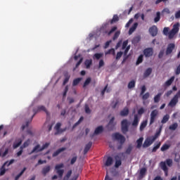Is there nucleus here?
<instances>
[{
  "mask_svg": "<svg viewBox=\"0 0 180 180\" xmlns=\"http://www.w3.org/2000/svg\"><path fill=\"white\" fill-rule=\"evenodd\" d=\"M41 111L45 112L47 116H50V113L49 112V111L47 110L45 106L39 105L37 108L32 109V112L34 114L32 115L30 120H29L25 122V124H23L22 125L21 130H25L26 127H29V124H30V123L32 122V120H33V117H34V116H36V115H37L39 112H41Z\"/></svg>",
  "mask_w": 180,
  "mask_h": 180,
  "instance_id": "obj_1",
  "label": "nucleus"
},
{
  "mask_svg": "<svg viewBox=\"0 0 180 180\" xmlns=\"http://www.w3.org/2000/svg\"><path fill=\"white\" fill-rule=\"evenodd\" d=\"M131 11H133V6H131L128 11L125 10L120 15L114 14L112 18L110 20V23H117L120 19H124V18H126V15H130Z\"/></svg>",
  "mask_w": 180,
  "mask_h": 180,
  "instance_id": "obj_2",
  "label": "nucleus"
},
{
  "mask_svg": "<svg viewBox=\"0 0 180 180\" xmlns=\"http://www.w3.org/2000/svg\"><path fill=\"white\" fill-rule=\"evenodd\" d=\"M112 139L114 140H117V141H120V145L117 146V150H122L123 147V144H124V141H126V138L124 136L119 133H115L112 134Z\"/></svg>",
  "mask_w": 180,
  "mask_h": 180,
  "instance_id": "obj_3",
  "label": "nucleus"
},
{
  "mask_svg": "<svg viewBox=\"0 0 180 180\" xmlns=\"http://www.w3.org/2000/svg\"><path fill=\"white\" fill-rule=\"evenodd\" d=\"M178 32H179V23L174 24L173 28L169 32L168 37L169 40H172Z\"/></svg>",
  "mask_w": 180,
  "mask_h": 180,
  "instance_id": "obj_4",
  "label": "nucleus"
},
{
  "mask_svg": "<svg viewBox=\"0 0 180 180\" xmlns=\"http://www.w3.org/2000/svg\"><path fill=\"white\" fill-rule=\"evenodd\" d=\"M160 134V132H158L155 134L154 136L152 137V139H146L143 144V148H147V147H150V146L152 145L154 141L157 139V136Z\"/></svg>",
  "mask_w": 180,
  "mask_h": 180,
  "instance_id": "obj_5",
  "label": "nucleus"
},
{
  "mask_svg": "<svg viewBox=\"0 0 180 180\" xmlns=\"http://www.w3.org/2000/svg\"><path fill=\"white\" fill-rule=\"evenodd\" d=\"M15 162V160L12 159L10 161H6L4 163L3 166L0 169V176H2V175H5V172H6V169H5V167H9V165H12Z\"/></svg>",
  "mask_w": 180,
  "mask_h": 180,
  "instance_id": "obj_6",
  "label": "nucleus"
},
{
  "mask_svg": "<svg viewBox=\"0 0 180 180\" xmlns=\"http://www.w3.org/2000/svg\"><path fill=\"white\" fill-rule=\"evenodd\" d=\"M60 168H64V164L61 163L56 165L55 167V169L56 170V173L59 178H63V175H64V169H60Z\"/></svg>",
  "mask_w": 180,
  "mask_h": 180,
  "instance_id": "obj_7",
  "label": "nucleus"
},
{
  "mask_svg": "<svg viewBox=\"0 0 180 180\" xmlns=\"http://www.w3.org/2000/svg\"><path fill=\"white\" fill-rule=\"evenodd\" d=\"M121 127L122 133L125 134L129 131V122L127 120H123L121 122Z\"/></svg>",
  "mask_w": 180,
  "mask_h": 180,
  "instance_id": "obj_8",
  "label": "nucleus"
},
{
  "mask_svg": "<svg viewBox=\"0 0 180 180\" xmlns=\"http://www.w3.org/2000/svg\"><path fill=\"white\" fill-rule=\"evenodd\" d=\"M157 116H158V110H153L150 113V126L155 122V119H157Z\"/></svg>",
  "mask_w": 180,
  "mask_h": 180,
  "instance_id": "obj_9",
  "label": "nucleus"
},
{
  "mask_svg": "<svg viewBox=\"0 0 180 180\" xmlns=\"http://www.w3.org/2000/svg\"><path fill=\"white\" fill-rule=\"evenodd\" d=\"M175 49V44L170 43L167 45V48L166 49V56H169L174 51Z\"/></svg>",
  "mask_w": 180,
  "mask_h": 180,
  "instance_id": "obj_10",
  "label": "nucleus"
},
{
  "mask_svg": "<svg viewBox=\"0 0 180 180\" xmlns=\"http://www.w3.org/2000/svg\"><path fill=\"white\" fill-rule=\"evenodd\" d=\"M143 54L146 58L151 57L154 54V51L153 48H146L143 50Z\"/></svg>",
  "mask_w": 180,
  "mask_h": 180,
  "instance_id": "obj_11",
  "label": "nucleus"
},
{
  "mask_svg": "<svg viewBox=\"0 0 180 180\" xmlns=\"http://www.w3.org/2000/svg\"><path fill=\"white\" fill-rule=\"evenodd\" d=\"M179 97V96H178V94L174 96V97L169 103V106H171L172 108H174V106H176V105L178 103Z\"/></svg>",
  "mask_w": 180,
  "mask_h": 180,
  "instance_id": "obj_12",
  "label": "nucleus"
},
{
  "mask_svg": "<svg viewBox=\"0 0 180 180\" xmlns=\"http://www.w3.org/2000/svg\"><path fill=\"white\" fill-rule=\"evenodd\" d=\"M149 32L153 36V37L157 36L158 34V29L155 25L153 26L149 29Z\"/></svg>",
  "mask_w": 180,
  "mask_h": 180,
  "instance_id": "obj_13",
  "label": "nucleus"
},
{
  "mask_svg": "<svg viewBox=\"0 0 180 180\" xmlns=\"http://www.w3.org/2000/svg\"><path fill=\"white\" fill-rule=\"evenodd\" d=\"M61 127V123L58 122L55 126V129L56 130V132L55 134H59V133H63V131H65V129L63 130L60 129Z\"/></svg>",
  "mask_w": 180,
  "mask_h": 180,
  "instance_id": "obj_14",
  "label": "nucleus"
},
{
  "mask_svg": "<svg viewBox=\"0 0 180 180\" xmlns=\"http://www.w3.org/2000/svg\"><path fill=\"white\" fill-rule=\"evenodd\" d=\"M51 169V167L49 165L45 166L44 168H42V170H41L42 175H44V176H46V175L49 174Z\"/></svg>",
  "mask_w": 180,
  "mask_h": 180,
  "instance_id": "obj_15",
  "label": "nucleus"
},
{
  "mask_svg": "<svg viewBox=\"0 0 180 180\" xmlns=\"http://www.w3.org/2000/svg\"><path fill=\"white\" fill-rule=\"evenodd\" d=\"M65 150H67L66 148H60L59 149H58L56 151H55L53 154H52V157H57V155H59L60 154H61V153H63V151H65Z\"/></svg>",
  "mask_w": 180,
  "mask_h": 180,
  "instance_id": "obj_16",
  "label": "nucleus"
},
{
  "mask_svg": "<svg viewBox=\"0 0 180 180\" xmlns=\"http://www.w3.org/2000/svg\"><path fill=\"white\" fill-rule=\"evenodd\" d=\"M160 167H161V169H163L164 172H165L166 176H168V167H167V164L165 163V162H161Z\"/></svg>",
  "mask_w": 180,
  "mask_h": 180,
  "instance_id": "obj_17",
  "label": "nucleus"
},
{
  "mask_svg": "<svg viewBox=\"0 0 180 180\" xmlns=\"http://www.w3.org/2000/svg\"><path fill=\"white\" fill-rule=\"evenodd\" d=\"M174 81H175V76L172 77L170 79L166 81L164 84V86H171Z\"/></svg>",
  "mask_w": 180,
  "mask_h": 180,
  "instance_id": "obj_18",
  "label": "nucleus"
},
{
  "mask_svg": "<svg viewBox=\"0 0 180 180\" xmlns=\"http://www.w3.org/2000/svg\"><path fill=\"white\" fill-rule=\"evenodd\" d=\"M114 122H115V117H112L110 119V122H109V123L108 124V129L110 130H113V129H115V123H114Z\"/></svg>",
  "mask_w": 180,
  "mask_h": 180,
  "instance_id": "obj_19",
  "label": "nucleus"
},
{
  "mask_svg": "<svg viewBox=\"0 0 180 180\" xmlns=\"http://www.w3.org/2000/svg\"><path fill=\"white\" fill-rule=\"evenodd\" d=\"M153 72V68H148L146 69L143 73V78H147L151 75V73Z\"/></svg>",
  "mask_w": 180,
  "mask_h": 180,
  "instance_id": "obj_20",
  "label": "nucleus"
},
{
  "mask_svg": "<svg viewBox=\"0 0 180 180\" xmlns=\"http://www.w3.org/2000/svg\"><path fill=\"white\" fill-rule=\"evenodd\" d=\"M139 122H140V120H139V115H135L134 117V121L132 122V126L134 127H137L139 126Z\"/></svg>",
  "mask_w": 180,
  "mask_h": 180,
  "instance_id": "obj_21",
  "label": "nucleus"
},
{
  "mask_svg": "<svg viewBox=\"0 0 180 180\" xmlns=\"http://www.w3.org/2000/svg\"><path fill=\"white\" fill-rule=\"evenodd\" d=\"M64 77H65V79L63 80V84L66 85L68 83V82L70 81V78H71V75H70V74H68V72H66L64 74Z\"/></svg>",
  "mask_w": 180,
  "mask_h": 180,
  "instance_id": "obj_22",
  "label": "nucleus"
},
{
  "mask_svg": "<svg viewBox=\"0 0 180 180\" xmlns=\"http://www.w3.org/2000/svg\"><path fill=\"white\" fill-rule=\"evenodd\" d=\"M92 147V142H89L86 146L85 148L84 149V154H86L89 150H91V148Z\"/></svg>",
  "mask_w": 180,
  "mask_h": 180,
  "instance_id": "obj_23",
  "label": "nucleus"
},
{
  "mask_svg": "<svg viewBox=\"0 0 180 180\" xmlns=\"http://www.w3.org/2000/svg\"><path fill=\"white\" fill-rule=\"evenodd\" d=\"M112 164H113V158L112 157H108L107 158L105 165V167H110Z\"/></svg>",
  "mask_w": 180,
  "mask_h": 180,
  "instance_id": "obj_24",
  "label": "nucleus"
},
{
  "mask_svg": "<svg viewBox=\"0 0 180 180\" xmlns=\"http://www.w3.org/2000/svg\"><path fill=\"white\" fill-rule=\"evenodd\" d=\"M82 81V77H78L73 80L72 86H77Z\"/></svg>",
  "mask_w": 180,
  "mask_h": 180,
  "instance_id": "obj_25",
  "label": "nucleus"
},
{
  "mask_svg": "<svg viewBox=\"0 0 180 180\" xmlns=\"http://www.w3.org/2000/svg\"><path fill=\"white\" fill-rule=\"evenodd\" d=\"M127 115H129V108L125 107L120 111V116H127Z\"/></svg>",
  "mask_w": 180,
  "mask_h": 180,
  "instance_id": "obj_26",
  "label": "nucleus"
},
{
  "mask_svg": "<svg viewBox=\"0 0 180 180\" xmlns=\"http://www.w3.org/2000/svg\"><path fill=\"white\" fill-rule=\"evenodd\" d=\"M40 145H37L29 153L30 155L33 154V153H40L41 151H39V150H40Z\"/></svg>",
  "mask_w": 180,
  "mask_h": 180,
  "instance_id": "obj_27",
  "label": "nucleus"
},
{
  "mask_svg": "<svg viewBox=\"0 0 180 180\" xmlns=\"http://www.w3.org/2000/svg\"><path fill=\"white\" fill-rule=\"evenodd\" d=\"M143 140H144V138L141 137L136 141V143H137L136 148H141V146H143Z\"/></svg>",
  "mask_w": 180,
  "mask_h": 180,
  "instance_id": "obj_28",
  "label": "nucleus"
},
{
  "mask_svg": "<svg viewBox=\"0 0 180 180\" xmlns=\"http://www.w3.org/2000/svg\"><path fill=\"white\" fill-rule=\"evenodd\" d=\"M103 131V127L99 126L97 128H96L94 131V134H101Z\"/></svg>",
  "mask_w": 180,
  "mask_h": 180,
  "instance_id": "obj_29",
  "label": "nucleus"
},
{
  "mask_svg": "<svg viewBox=\"0 0 180 180\" xmlns=\"http://www.w3.org/2000/svg\"><path fill=\"white\" fill-rule=\"evenodd\" d=\"M139 26V23H134V25L129 29V34H131L136 29H137V27Z\"/></svg>",
  "mask_w": 180,
  "mask_h": 180,
  "instance_id": "obj_30",
  "label": "nucleus"
},
{
  "mask_svg": "<svg viewBox=\"0 0 180 180\" xmlns=\"http://www.w3.org/2000/svg\"><path fill=\"white\" fill-rule=\"evenodd\" d=\"M30 146V139H28L27 141L24 142V143L20 146V148H26V147H29Z\"/></svg>",
  "mask_w": 180,
  "mask_h": 180,
  "instance_id": "obj_31",
  "label": "nucleus"
},
{
  "mask_svg": "<svg viewBox=\"0 0 180 180\" xmlns=\"http://www.w3.org/2000/svg\"><path fill=\"white\" fill-rule=\"evenodd\" d=\"M160 19H161V13L158 11L156 13V16L154 18V22L157 23L158 22H160Z\"/></svg>",
  "mask_w": 180,
  "mask_h": 180,
  "instance_id": "obj_32",
  "label": "nucleus"
},
{
  "mask_svg": "<svg viewBox=\"0 0 180 180\" xmlns=\"http://www.w3.org/2000/svg\"><path fill=\"white\" fill-rule=\"evenodd\" d=\"M143 58H144V56H143V55H140V56H139V58H137L136 65H139V64H141V63H143Z\"/></svg>",
  "mask_w": 180,
  "mask_h": 180,
  "instance_id": "obj_33",
  "label": "nucleus"
},
{
  "mask_svg": "<svg viewBox=\"0 0 180 180\" xmlns=\"http://www.w3.org/2000/svg\"><path fill=\"white\" fill-rule=\"evenodd\" d=\"M161 93L158 94L156 96L154 97V102L155 103H158L160 102V100L161 99Z\"/></svg>",
  "mask_w": 180,
  "mask_h": 180,
  "instance_id": "obj_34",
  "label": "nucleus"
},
{
  "mask_svg": "<svg viewBox=\"0 0 180 180\" xmlns=\"http://www.w3.org/2000/svg\"><path fill=\"white\" fill-rule=\"evenodd\" d=\"M25 171H26V167H24L22 170L15 177V180H18L23 174H25Z\"/></svg>",
  "mask_w": 180,
  "mask_h": 180,
  "instance_id": "obj_35",
  "label": "nucleus"
},
{
  "mask_svg": "<svg viewBox=\"0 0 180 180\" xmlns=\"http://www.w3.org/2000/svg\"><path fill=\"white\" fill-rule=\"evenodd\" d=\"M84 65H86V68H90L91 65H92V60H86L84 62Z\"/></svg>",
  "mask_w": 180,
  "mask_h": 180,
  "instance_id": "obj_36",
  "label": "nucleus"
},
{
  "mask_svg": "<svg viewBox=\"0 0 180 180\" xmlns=\"http://www.w3.org/2000/svg\"><path fill=\"white\" fill-rule=\"evenodd\" d=\"M169 120V115H166L163 117L161 123H162L163 124L167 123V122H168Z\"/></svg>",
  "mask_w": 180,
  "mask_h": 180,
  "instance_id": "obj_37",
  "label": "nucleus"
},
{
  "mask_svg": "<svg viewBox=\"0 0 180 180\" xmlns=\"http://www.w3.org/2000/svg\"><path fill=\"white\" fill-rule=\"evenodd\" d=\"M133 150V146L131 144L129 145L128 148L125 150V154H131V151Z\"/></svg>",
  "mask_w": 180,
  "mask_h": 180,
  "instance_id": "obj_38",
  "label": "nucleus"
},
{
  "mask_svg": "<svg viewBox=\"0 0 180 180\" xmlns=\"http://www.w3.org/2000/svg\"><path fill=\"white\" fill-rule=\"evenodd\" d=\"M22 139H18V142H15L13 145V148H18L22 144Z\"/></svg>",
  "mask_w": 180,
  "mask_h": 180,
  "instance_id": "obj_39",
  "label": "nucleus"
},
{
  "mask_svg": "<svg viewBox=\"0 0 180 180\" xmlns=\"http://www.w3.org/2000/svg\"><path fill=\"white\" fill-rule=\"evenodd\" d=\"M146 127H147V120H145L143 122H141L140 125V130L141 131L144 130V129H146Z\"/></svg>",
  "mask_w": 180,
  "mask_h": 180,
  "instance_id": "obj_40",
  "label": "nucleus"
},
{
  "mask_svg": "<svg viewBox=\"0 0 180 180\" xmlns=\"http://www.w3.org/2000/svg\"><path fill=\"white\" fill-rule=\"evenodd\" d=\"M91 77H88V78L85 80V82H84V84H83V88H86V86H88V84H91Z\"/></svg>",
  "mask_w": 180,
  "mask_h": 180,
  "instance_id": "obj_41",
  "label": "nucleus"
},
{
  "mask_svg": "<svg viewBox=\"0 0 180 180\" xmlns=\"http://www.w3.org/2000/svg\"><path fill=\"white\" fill-rule=\"evenodd\" d=\"M72 174V170H69L67 174L64 176L63 180H68Z\"/></svg>",
  "mask_w": 180,
  "mask_h": 180,
  "instance_id": "obj_42",
  "label": "nucleus"
},
{
  "mask_svg": "<svg viewBox=\"0 0 180 180\" xmlns=\"http://www.w3.org/2000/svg\"><path fill=\"white\" fill-rule=\"evenodd\" d=\"M160 147H161V142L158 143L156 146L153 147V148L152 149V153H155L157 150L160 148Z\"/></svg>",
  "mask_w": 180,
  "mask_h": 180,
  "instance_id": "obj_43",
  "label": "nucleus"
},
{
  "mask_svg": "<svg viewBox=\"0 0 180 180\" xmlns=\"http://www.w3.org/2000/svg\"><path fill=\"white\" fill-rule=\"evenodd\" d=\"M134 86H136V82L134 80L131 81L129 84H128V88L129 89H131V88H134Z\"/></svg>",
  "mask_w": 180,
  "mask_h": 180,
  "instance_id": "obj_44",
  "label": "nucleus"
},
{
  "mask_svg": "<svg viewBox=\"0 0 180 180\" xmlns=\"http://www.w3.org/2000/svg\"><path fill=\"white\" fill-rule=\"evenodd\" d=\"M9 153L8 149H6L4 153L2 154V149H0V157H2L4 158V157H6V155Z\"/></svg>",
  "mask_w": 180,
  "mask_h": 180,
  "instance_id": "obj_45",
  "label": "nucleus"
},
{
  "mask_svg": "<svg viewBox=\"0 0 180 180\" xmlns=\"http://www.w3.org/2000/svg\"><path fill=\"white\" fill-rule=\"evenodd\" d=\"M169 147H171V145L164 144L161 147L160 150H161V151H166V150L169 149Z\"/></svg>",
  "mask_w": 180,
  "mask_h": 180,
  "instance_id": "obj_46",
  "label": "nucleus"
},
{
  "mask_svg": "<svg viewBox=\"0 0 180 180\" xmlns=\"http://www.w3.org/2000/svg\"><path fill=\"white\" fill-rule=\"evenodd\" d=\"M178 128V123L175 122L169 126V130H176Z\"/></svg>",
  "mask_w": 180,
  "mask_h": 180,
  "instance_id": "obj_47",
  "label": "nucleus"
},
{
  "mask_svg": "<svg viewBox=\"0 0 180 180\" xmlns=\"http://www.w3.org/2000/svg\"><path fill=\"white\" fill-rule=\"evenodd\" d=\"M108 54H112V56H115L116 52L115 51V49H109L107 52H105V55L108 56Z\"/></svg>",
  "mask_w": 180,
  "mask_h": 180,
  "instance_id": "obj_48",
  "label": "nucleus"
},
{
  "mask_svg": "<svg viewBox=\"0 0 180 180\" xmlns=\"http://www.w3.org/2000/svg\"><path fill=\"white\" fill-rule=\"evenodd\" d=\"M49 146H50V143H44L41 148L39 149V151H43L44 150H46V148H49Z\"/></svg>",
  "mask_w": 180,
  "mask_h": 180,
  "instance_id": "obj_49",
  "label": "nucleus"
},
{
  "mask_svg": "<svg viewBox=\"0 0 180 180\" xmlns=\"http://www.w3.org/2000/svg\"><path fill=\"white\" fill-rule=\"evenodd\" d=\"M120 36V31L115 32L112 37V40H117V39H118Z\"/></svg>",
  "mask_w": 180,
  "mask_h": 180,
  "instance_id": "obj_50",
  "label": "nucleus"
},
{
  "mask_svg": "<svg viewBox=\"0 0 180 180\" xmlns=\"http://www.w3.org/2000/svg\"><path fill=\"white\" fill-rule=\"evenodd\" d=\"M102 57H103V53H95L94 54V58H96V60H100L101 58H102Z\"/></svg>",
  "mask_w": 180,
  "mask_h": 180,
  "instance_id": "obj_51",
  "label": "nucleus"
},
{
  "mask_svg": "<svg viewBox=\"0 0 180 180\" xmlns=\"http://www.w3.org/2000/svg\"><path fill=\"white\" fill-rule=\"evenodd\" d=\"M163 34H165V36H169V27H165L163 29Z\"/></svg>",
  "mask_w": 180,
  "mask_h": 180,
  "instance_id": "obj_52",
  "label": "nucleus"
},
{
  "mask_svg": "<svg viewBox=\"0 0 180 180\" xmlns=\"http://www.w3.org/2000/svg\"><path fill=\"white\" fill-rule=\"evenodd\" d=\"M146 172H147V169L143 167V168L141 169L139 174H140L141 176H144V175H146Z\"/></svg>",
  "mask_w": 180,
  "mask_h": 180,
  "instance_id": "obj_53",
  "label": "nucleus"
},
{
  "mask_svg": "<svg viewBox=\"0 0 180 180\" xmlns=\"http://www.w3.org/2000/svg\"><path fill=\"white\" fill-rule=\"evenodd\" d=\"M82 120H84V117H81L79 120L73 125V129H75V127L78 126V124H79Z\"/></svg>",
  "mask_w": 180,
  "mask_h": 180,
  "instance_id": "obj_54",
  "label": "nucleus"
},
{
  "mask_svg": "<svg viewBox=\"0 0 180 180\" xmlns=\"http://www.w3.org/2000/svg\"><path fill=\"white\" fill-rule=\"evenodd\" d=\"M150 98V93L147 92L142 96L143 101H147Z\"/></svg>",
  "mask_w": 180,
  "mask_h": 180,
  "instance_id": "obj_55",
  "label": "nucleus"
},
{
  "mask_svg": "<svg viewBox=\"0 0 180 180\" xmlns=\"http://www.w3.org/2000/svg\"><path fill=\"white\" fill-rule=\"evenodd\" d=\"M120 165H122V160H116L115 165V168H119L120 167Z\"/></svg>",
  "mask_w": 180,
  "mask_h": 180,
  "instance_id": "obj_56",
  "label": "nucleus"
},
{
  "mask_svg": "<svg viewBox=\"0 0 180 180\" xmlns=\"http://www.w3.org/2000/svg\"><path fill=\"white\" fill-rule=\"evenodd\" d=\"M110 92V90L108 89V84L104 87V89L101 91V95L103 96L105 95V92Z\"/></svg>",
  "mask_w": 180,
  "mask_h": 180,
  "instance_id": "obj_57",
  "label": "nucleus"
},
{
  "mask_svg": "<svg viewBox=\"0 0 180 180\" xmlns=\"http://www.w3.org/2000/svg\"><path fill=\"white\" fill-rule=\"evenodd\" d=\"M116 30H117V27H112L108 32V36H110V34H112V33H113L114 32H116Z\"/></svg>",
  "mask_w": 180,
  "mask_h": 180,
  "instance_id": "obj_58",
  "label": "nucleus"
},
{
  "mask_svg": "<svg viewBox=\"0 0 180 180\" xmlns=\"http://www.w3.org/2000/svg\"><path fill=\"white\" fill-rule=\"evenodd\" d=\"M85 112L87 113V115L91 114V109L89 108V106L88 105H85Z\"/></svg>",
  "mask_w": 180,
  "mask_h": 180,
  "instance_id": "obj_59",
  "label": "nucleus"
},
{
  "mask_svg": "<svg viewBox=\"0 0 180 180\" xmlns=\"http://www.w3.org/2000/svg\"><path fill=\"white\" fill-rule=\"evenodd\" d=\"M77 156L73 157L71 160H70V165H74V164H75V162H77Z\"/></svg>",
  "mask_w": 180,
  "mask_h": 180,
  "instance_id": "obj_60",
  "label": "nucleus"
},
{
  "mask_svg": "<svg viewBox=\"0 0 180 180\" xmlns=\"http://www.w3.org/2000/svg\"><path fill=\"white\" fill-rule=\"evenodd\" d=\"M127 44H129V41L126 40L123 42L122 44V50H124V49H126V47H127Z\"/></svg>",
  "mask_w": 180,
  "mask_h": 180,
  "instance_id": "obj_61",
  "label": "nucleus"
},
{
  "mask_svg": "<svg viewBox=\"0 0 180 180\" xmlns=\"http://www.w3.org/2000/svg\"><path fill=\"white\" fill-rule=\"evenodd\" d=\"M166 163L168 167H172V160L171 159H167Z\"/></svg>",
  "mask_w": 180,
  "mask_h": 180,
  "instance_id": "obj_62",
  "label": "nucleus"
},
{
  "mask_svg": "<svg viewBox=\"0 0 180 180\" xmlns=\"http://www.w3.org/2000/svg\"><path fill=\"white\" fill-rule=\"evenodd\" d=\"M146 86H143L141 87V93H140V96H141V95H144V92H146Z\"/></svg>",
  "mask_w": 180,
  "mask_h": 180,
  "instance_id": "obj_63",
  "label": "nucleus"
},
{
  "mask_svg": "<svg viewBox=\"0 0 180 180\" xmlns=\"http://www.w3.org/2000/svg\"><path fill=\"white\" fill-rule=\"evenodd\" d=\"M175 74H176V75H179V74H180V65H179L175 70Z\"/></svg>",
  "mask_w": 180,
  "mask_h": 180,
  "instance_id": "obj_64",
  "label": "nucleus"
}]
</instances>
